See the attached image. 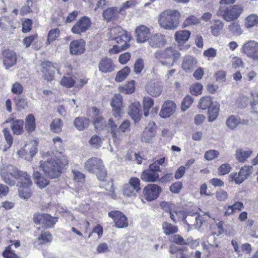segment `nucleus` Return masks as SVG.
Instances as JSON below:
<instances>
[{
    "label": "nucleus",
    "instance_id": "obj_29",
    "mask_svg": "<svg viewBox=\"0 0 258 258\" xmlns=\"http://www.w3.org/2000/svg\"><path fill=\"white\" fill-rule=\"evenodd\" d=\"M9 122H12L11 128L14 135H21L24 132V121L23 119H16L15 118H10Z\"/></svg>",
    "mask_w": 258,
    "mask_h": 258
},
{
    "label": "nucleus",
    "instance_id": "obj_22",
    "mask_svg": "<svg viewBox=\"0 0 258 258\" xmlns=\"http://www.w3.org/2000/svg\"><path fill=\"white\" fill-rule=\"evenodd\" d=\"M128 114L135 122H137L140 120L142 117V111L139 102L135 101L129 106Z\"/></svg>",
    "mask_w": 258,
    "mask_h": 258
},
{
    "label": "nucleus",
    "instance_id": "obj_23",
    "mask_svg": "<svg viewBox=\"0 0 258 258\" xmlns=\"http://www.w3.org/2000/svg\"><path fill=\"white\" fill-rule=\"evenodd\" d=\"M148 43L152 48H160L163 47L166 43L165 35L157 33L150 36Z\"/></svg>",
    "mask_w": 258,
    "mask_h": 258
},
{
    "label": "nucleus",
    "instance_id": "obj_11",
    "mask_svg": "<svg viewBox=\"0 0 258 258\" xmlns=\"http://www.w3.org/2000/svg\"><path fill=\"white\" fill-rule=\"evenodd\" d=\"M92 24L91 19L88 16L81 17L71 28L74 34L81 35L89 30Z\"/></svg>",
    "mask_w": 258,
    "mask_h": 258
},
{
    "label": "nucleus",
    "instance_id": "obj_18",
    "mask_svg": "<svg viewBox=\"0 0 258 258\" xmlns=\"http://www.w3.org/2000/svg\"><path fill=\"white\" fill-rule=\"evenodd\" d=\"M85 45L83 39L73 40L70 44V52L73 55H80L85 52Z\"/></svg>",
    "mask_w": 258,
    "mask_h": 258
},
{
    "label": "nucleus",
    "instance_id": "obj_48",
    "mask_svg": "<svg viewBox=\"0 0 258 258\" xmlns=\"http://www.w3.org/2000/svg\"><path fill=\"white\" fill-rule=\"evenodd\" d=\"M167 158L166 157H163L158 160L154 161L152 164H150V168H152L158 173L161 171V166H163L164 163L167 165Z\"/></svg>",
    "mask_w": 258,
    "mask_h": 258
},
{
    "label": "nucleus",
    "instance_id": "obj_33",
    "mask_svg": "<svg viewBox=\"0 0 258 258\" xmlns=\"http://www.w3.org/2000/svg\"><path fill=\"white\" fill-rule=\"evenodd\" d=\"M90 123L91 121L89 118L83 116L77 117L75 118L74 121L75 126L79 131L87 128Z\"/></svg>",
    "mask_w": 258,
    "mask_h": 258
},
{
    "label": "nucleus",
    "instance_id": "obj_58",
    "mask_svg": "<svg viewBox=\"0 0 258 258\" xmlns=\"http://www.w3.org/2000/svg\"><path fill=\"white\" fill-rule=\"evenodd\" d=\"M137 3V1L135 0L127 1L124 3L119 8L120 12H121L122 15H125L126 9L135 7Z\"/></svg>",
    "mask_w": 258,
    "mask_h": 258
},
{
    "label": "nucleus",
    "instance_id": "obj_54",
    "mask_svg": "<svg viewBox=\"0 0 258 258\" xmlns=\"http://www.w3.org/2000/svg\"><path fill=\"white\" fill-rule=\"evenodd\" d=\"M123 194L126 197H136L137 194L139 191L134 189L128 184L125 183L124 184L122 188Z\"/></svg>",
    "mask_w": 258,
    "mask_h": 258
},
{
    "label": "nucleus",
    "instance_id": "obj_64",
    "mask_svg": "<svg viewBox=\"0 0 258 258\" xmlns=\"http://www.w3.org/2000/svg\"><path fill=\"white\" fill-rule=\"evenodd\" d=\"M127 184L138 191H140L141 189V181L138 177H132L130 178Z\"/></svg>",
    "mask_w": 258,
    "mask_h": 258
},
{
    "label": "nucleus",
    "instance_id": "obj_16",
    "mask_svg": "<svg viewBox=\"0 0 258 258\" xmlns=\"http://www.w3.org/2000/svg\"><path fill=\"white\" fill-rule=\"evenodd\" d=\"M161 206L163 208H167L165 210L170 214V218L174 223L180 221H184L187 217L186 214L184 211L182 210H173L166 202H162Z\"/></svg>",
    "mask_w": 258,
    "mask_h": 258
},
{
    "label": "nucleus",
    "instance_id": "obj_25",
    "mask_svg": "<svg viewBox=\"0 0 258 258\" xmlns=\"http://www.w3.org/2000/svg\"><path fill=\"white\" fill-rule=\"evenodd\" d=\"M94 115L92 117V123L96 130H102L105 125V120L104 118L100 115V112L96 107L92 108Z\"/></svg>",
    "mask_w": 258,
    "mask_h": 258
},
{
    "label": "nucleus",
    "instance_id": "obj_46",
    "mask_svg": "<svg viewBox=\"0 0 258 258\" xmlns=\"http://www.w3.org/2000/svg\"><path fill=\"white\" fill-rule=\"evenodd\" d=\"M130 72V68L128 66L123 67L121 70L117 73L115 78V81L117 82H122L127 78Z\"/></svg>",
    "mask_w": 258,
    "mask_h": 258
},
{
    "label": "nucleus",
    "instance_id": "obj_59",
    "mask_svg": "<svg viewBox=\"0 0 258 258\" xmlns=\"http://www.w3.org/2000/svg\"><path fill=\"white\" fill-rule=\"evenodd\" d=\"M3 133L4 134L5 139L8 145V146L5 148L4 150L6 151L12 146L13 143V138L8 128H4L3 130Z\"/></svg>",
    "mask_w": 258,
    "mask_h": 258
},
{
    "label": "nucleus",
    "instance_id": "obj_20",
    "mask_svg": "<svg viewBox=\"0 0 258 258\" xmlns=\"http://www.w3.org/2000/svg\"><path fill=\"white\" fill-rule=\"evenodd\" d=\"M103 164V161L101 159L91 157L85 163L84 168L89 173H95Z\"/></svg>",
    "mask_w": 258,
    "mask_h": 258
},
{
    "label": "nucleus",
    "instance_id": "obj_1",
    "mask_svg": "<svg viewBox=\"0 0 258 258\" xmlns=\"http://www.w3.org/2000/svg\"><path fill=\"white\" fill-rule=\"evenodd\" d=\"M54 144V158L46 161H41L40 167L45 174L50 178L59 177L69 164L68 156L64 153L63 141L59 137L53 138Z\"/></svg>",
    "mask_w": 258,
    "mask_h": 258
},
{
    "label": "nucleus",
    "instance_id": "obj_17",
    "mask_svg": "<svg viewBox=\"0 0 258 258\" xmlns=\"http://www.w3.org/2000/svg\"><path fill=\"white\" fill-rule=\"evenodd\" d=\"M145 89L149 95L153 97H157L162 92V86L160 82L151 81L146 84Z\"/></svg>",
    "mask_w": 258,
    "mask_h": 258
},
{
    "label": "nucleus",
    "instance_id": "obj_32",
    "mask_svg": "<svg viewBox=\"0 0 258 258\" xmlns=\"http://www.w3.org/2000/svg\"><path fill=\"white\" fill-rule=\"evenodd\" d=\"M197 60L195 58L187 56L184 57L181 67L185 72H191L197 67Z\"/></svg>",
    "mask_w": 258,
    "mask_h": 258
},
{
    "label": "nucleus",
    "instance_id": "obj_63",
    "mask_svg": "<svg viewBox=\"0 0 258 258\" xmlns=\"http://www.w3.org/2000/svg\"><path fill=\"white\" fill-rule=\"evenodd\" d=\"M209 120L210 121H214L219 114V108L216 106H212L208 108Z\"/></svg>",
    "mask_w": 258,
    "mask_h": 258
},
{
    "label": "nucleus",
    "instance_id": "obj_28",
    "mask_svg": "<svg viewBox=\"0 0 258 258\" xmlns=\"http://www.w3.org/2000/svg\"><path fill=\"white\" fill-rule=\"evenodd\" d=\"M37 152V148L32 144L26 145L18 151V154L25 159L32 157Z\"/></svg>",
    "mask_w": 258,
    "mask_h": 258
},
{
    "label": "nucleus",
    "instance_id": "obj_31",
    "mask_svg": "<svg viewBox=\"0 0 258 258\" xmlns=\"http://www.w3.org/2000/svg\"><path fill=\"white\" fill-rule=\"evenodd\" d=\"M256 48L258 49V43L253 40L247 41L242 46L243 52L253 58L255 56Z\"/></svg>",
    "mask_w": 258,
    "mask_h": 258
},
{
    "label": "nucleus",
    "instance_id": "obj_27",
    "mask_svg": "<svg viewBox=\"0 0 258 258\" xmlns=\"http://www.w3.org/2000/svg\"><path fill=\"white\" fill-rule=\"evenodd\" d=\"M156 128L155 124L146 127L141 135V139L142 142L149 143L152 138L156 136Z\"/></svg>",
    "mask_w": 258,
    "mask_h": 258
},
{
    "label": "nucleus",
    "instance_id": "obj_14",
    "mask_svg": "<svg viewBox=\"0 0 258 258\" xmlns=\"http://www.w3.org/2000/svg\"><path fill=\"white\" fill-rule=\"evenodd\" d=\"M113 115L115 118H120L122 113V97L119 94H115L112 97L111 103Z\"/></svg>",
    "mask_w": 258,
    "mask_h": 258
},
{
    "label": "nucleus",
    "instance_id": "obj_36",
    "mask_svg": "<svg viewBox=\"0 0 258 258\" xmlns=\"http://www.w3.org/2000/svg\"><path fill=\"white\" fill-rule=\"evenodd\" d=\"M32 185V182L28 184H24L22 185H19L18 192L20 198L24 199H28L32 195V192L30 186Z\"/></svg>",
    "mask_w": 258,
    "mask_h": 258
},
{
    "label": "nucleus",
    "instance_id": "obj_39",
    "mask_svg": "<svg viewBox=\"0 0 258 258\" xmlns=\"http://www.w3.org/2000/svg\"><path fill=\"white\" fill-rule=\"evenodd\" d=\"M33 178L35 183L40 188H44L49 183V181L46 177L42 176L38 171L34 172Z\"/></svg>",
    "mask_w": 258,
    "mask_h": 258
},
{
    "label": "nucleus",
    "instance_id": "obj_57",
    "mask_svg": "<svg viewBox=\"0 0 258 258\" xmlns=\"http://www.w3.org/2000/svg\"><path fill=\"white\" fill-rule=\"evenodd\" d=\"M145 63L142 58H138L134 64L133 71L136 74H140L144 69Z\"/></svg>",
    "mask_w": 258,
    "mask_h": 258
},
{
    "label": "nucleus",
    "instance_id": "obj_56",
    "mask_svg": "<svg viewBox=\"0 0 258 258\" xmlns=\"http://www.w3.org/2000/svg\"><path fill=\"white\" fill-rule=\"evenodd\" d=\"M200 18L196 17L194 15H190L184 20L183 23V26L184 27H186L199 24L200 23Z\"/></svg>",
    "mask_w": 258,
    "mask_h": 258
},
{
    "label": "nucleus",
    "instance_id": "obj_40",
    "mask_svg": "<svg viewBox=\"0 0 258 258\" xmlns=\"http://www.w3.org/2000/svg\"><path fill=\"white\" fill-rule=\"evenodd\" d=\"M118 90L123 94H132L135 91V81L134 80L128 81L124 85L120 86Z\"/></svg>",
    "mask_w": 258,
    "mask_h": 258
},
{
    "label": "nucleus",
    "instance_id": "obj_43",
    "mask_svg": "<svg viewBox=\"0 0 258 258\" xmlns=\"http://www.w3.org/2000/svg\"><path fill=\"white\" fill-rule=\"evenodd\" d=\"M162 229L166 235L174 234L178 231V228L176 225L167 222H164L162 223Z\"/></svg>",
    "mask_w": 258,
    "mask_h": 258
},
{
    "label": "nucleus",
    "instance_id": "obj_6",
    "mask_svg": "<svg viewBox=\"0 0 258 258\" xmlns=\"http://www.w3.org/2000/svg\"><path fill=\"white\" fill-rule=\"evenodd\" d=\"M58 218L53 217L47 213H36L34 214L33 220L36 225H41L44 229L53 228L58 222Z\"/></svg>",
    "mask_w": 258,
    "mask_h": 258
},
{
    "label": "nucleus",
    "instance_id": "obj_24",
    "mask_svg": "<svg viewBox=\"0 0 258 258\" xmlns=\"http://www.w3.org/2000/svg\"><path fill=\"white\" fill-rule=\"evenodd\" d=\"M141 179L147 182H154L159 179V173L152 168L144 170L141 174Z\"/></svg>",
    "mask_w": 258,
    "mask_h": 258
},
{
    "label": "nucleus",
    "instance_id": "obj_5",
    "mask_svg": "<svg viewBox=\"0 0 258 258\" xmlns=\"http://www.w3.org/2000/svg\"><path fill=\"white\" fill-rule=\"evenodd\" d=\"M179 52L171 47L163 50H158L155 53V57L164 65L173 66L180 57Z\"/></svg>",
    "mask_w": 258,
    "mask_h": 258
},
{
    "label": "nucleus",
    "instance_id": "obj_12",
    "mask_svg": "<svg viewBox=\"0 0 258 258\" xmlns=\"http://www.w3.org/2000/svg\"><path fill=\"white\" fill-rule=\"evenodd\" d=\"M252 168V166H245L241 167L238 173H231L229 175L230 180L236 184L242 183L250 175Z\"/></svg>",
    "mask_w": 258,
    "mask_h": 258
},
{
    "label": "nucleus",
    "instance_id": "obj_3",
    "mask_svg": "<svg viewBox=\"0 0 258 258\" xmlns=\"http://www.w3.org/2000/svg\"><path fill=\"white\" fill-rule=\"evenodd\" d=\"M110 38L123 49H127L130 47V42L132 39L131 34L120 26H116L110 30Z\"/></svg>",
    "mask_w": 258,
    "mask_h": 258
},
{
    "label": "nucleus",
    "instance_id": "obj_61",
    "mask_svg": "<svg viewBox=\"0 0 258 258\" xmlns=\"http://www.w3.org/2000/svg\"><path fill=\"white\" fill-rule=\"evenodd\" d=\"M12 244L6 247L5 250L2 253V255L4 258H19L18 255L15 252V251L12 250Z\"/></svg>",
    "mask_w": 258,
    "mask_h": 258
},
{
    "label": "nucleus",
    "instance_id": "obj_21",
    "mask_svg": "<svg viewBox=\"0 0 258 258\" xmlns=\"http://www.w3.org/2000/svg\"><path fill=\"white\" fill-rule=\"evenodd\" d=\"M122 14L120 9L116 7H109L103 11L102 16L107 22L117 20L119 18V15Z\"/></svg>",
    "mask_w": 258,
    "mask_h": 258
},
{
    "label": "nucleus",
    "instance_id": "obj_2",
    "mask_svg": "<svg viewBox=\"0 0 258 258\" xmlns=\"http://www.w3.org/2000/svg\"><path fill=\"white\" fill-rule=\"evenodd\" d=\"M180 14L178 10H165L158 16L159 25L165 30H174L179 24Z\"/></svg>",
    "mask_w": 258,
    "mask_h": 258
},
{
    "label": "nucleus",
    "instance_id": "obj_4",
    "mask_svg": "<svg viewBox=\"0 0 258 258\" xmlns=\"http://www.w3.org/2000/svg\"><path fill=\"white\" fill-rule=\"evenodd\" d=\"M243 11V7L241 5H233L228 7L220 6L217 11V15L226 22H231L237 19Z\"/></svg>",
    "mask_w": 258,
    "mask_h": 258
},
{
    "label": "nucleus",
    "instance_id": "obj_10",
    "mask_svg": "<svg viewBox=\"0 0 258 258\" xmlns=\"http://www.w3.org/2000/svg\"><path fill=\"white\" fill-rule=\"evenodd\" d=\"M161 187L156 184H148L143 188L142 196L148 202L155 200L161 192Z\"/></svg>",
    "mask_w": 258,
    "mask_h": 258
},
{
    "label": "nucleus",
    "instance_id": "obj_55",
    "mask_svg": "<svg viewBox=\"0 0 258 258\" xmlns=\"http://www.w3.org/2000/svg\"><path fill=\"white\" fill-rule=\"evenodd\" d=\"M203 89L202 84L200 83H195L192 84L190 88V93L194 96H198L202 94Z\"/></svg>",
    "mask_w": 258,
    "mask_h": 258
},
{
    "label": "nucleus",
    "instance_id": "obj_13",
    "mask_svg": "<svg viewBox=\"0 0 258 258\" xmlns=\"http://www.w3.org/2000/svg\"><path fill=\"white\" fill-rule=\"evenodd\" d=\"M3 61L6 69H8L15 64L17 60L16 53L10 49H6L2 52Z\"/></svg>",
    "mask_w": 258,
    "mask_h": 258
},
{
    "label": "nucleus",
    "instance_id": "obj_15",
    "mask_svg": "<svg viewBox=\"0 0 258 258\" xmlns=\"http://www.w3.org/2000/svg\"><path fill=\"white\" fill-rule=\"evenodd\" d=\"M135 34L138 43H145L148 41L150 37V29L145 25H140L136 28Z\"/></svg>",
    "mask_w": 258,
    "mask_h": 258
},
{
    "label": "nucleus",
    "instance_id": "obj_52",
    "mask_svg": "<svg viewBox=\"0 0 258 258\" xmlns=\"http://www.w3.org/2000/svg\"><path fill=\"white\" fill-rule=\"evenodd\" d=\"M240 122V118L239 117L231 115L227 119L226 124L229 128L233 130L237 126Z\"/></svg>",
    "mask_w": 258,
    "mask_h": 258
},
{
    "label": "nucleus",
    "instance_id": "obj_50",
    "mask_svg": "<svg viewBox=\"0 0 258 258\" xmlns=\"http://www.w3.org/2000/svg\"><path fill=\"white\" fill-rule=\"evenodd\" d=\"M223 27L224 24L221 21L215 20L214 24L211 26L212 34L215 36H219Z\"/></svg>",
    "mask_w": 258,
    "mask_h": 258
},
{
    "label": "nucleus",
    "instance_id": "obj_19",
    "mask_svg": "<svg viewBox=\"0 0 258 258\" xmlns=\"http://www.w3.org/2000/svg\"><path fill=\"white\" fill-rule=\"evenodd\" d=\"M115 65L113 60L109 57L101 58L98 63V69L103 73H109L114 71Z\"/></svg>",
    "mask_w": 258,
    "mask_h": 258
},
{
    "label": "nucleus",
    "instance_id": "obj_45",
    "mask_svg": "<svg viewBox=\"0 0 258 258\" xmlns=\"http://www.w3.org/2000/svg\"><path fill=\"white\" fill-rule=\"evenodd\" d=\"M75 78V77L73 75H68V76H63L60 80V84L61 86L67 88L75 87L76 81Z\"/></svg>",
    "mask_w": 258,
    "mask_h": 258
},
{
    "label": "nucleus",
    "instance_id": "obj_30",
    "mask_svg": "<svg viewBox=\"0 0 258 258\" xmlns=\"http://www.w3.org/2000/svg\"><path fill=\"white\" fill-rule=\"evenodd\" d=\"M15 178L18 181L17 186L22 185L24 184H28L32 182L30 176L26 172L18 168H17Z\"/></svg>",
    "mask_w": 258,
    "mask_h": 258
},
{
    "label": "nucleus",
    "instance_id": "obj_47",
    "mask_svg": "<svg viewBox=\"0 0 258 258\" xmlns=\"http://www.w3.org/2000/svg\"><path fill=\"white\" fill-rule=\"evenodd\" d=\"M213 105L212 98L210 96H205L200 99L199 107L202 109H208Z\"/></svg>",
    "mask_w": 258,
    "mask_h": 258
},
{
    "label": "nucleus",
    "instance_id": "obj_38",
    "mask_svg": "<svg viewBox=\"0 0 258 258\" xmlns=\"http://www.w3.org/2000/svg\"><path fill=\"white\" fill-rule=\"evenodd\" d=\"M190 32L188 30H179L175 33V39L179 44H183L187 41L190 37Z\"/></svg>",
    "mask_w": 258,
    "mask_h": 258
},
{
    "label": "nucleus",
    "instance_id": "obj_35",
    "mask_svg": "<svg viewBox=\"0 0 258 258\" xmlns=\"http://www.w3.org/2000/svg\"><path fill=\"white\" fill-rule=\"evenodd\" d=\"M36 119L33 114H29L26 116L25 128L28 133H31L36 129Z\"/></svg>",
    "mask_w": 258,
    "mask_h": 258
},
{
    "label": "nucleus",
    "instance_id": "obj_60",
    "mask_svg": "<svg viewBox=\"0 0 258 258\" xmlns=\"http://www.w3.org/2000/svg\"><path fill=\"white\" fill-rule=\"evenodd\" d=\"M99 180L104 181L105 180L107 173L106 169L104 164H103L95 173Z\"/></svg>",
    "mask_w": 258,
    "mask_h": 258
},
{
    "label": "nucleus",
    "instance_id": "obj_42",
    "mask_svg": "<svg viewBox=\"0 0 258 258\" xmlns=\"http://www.w3.org/2000/svg\"><path fill=\"white\" fill-rule=\"evenodd\" d=\"M252 151L248 149L244 150L242 149H238L236 151V158L240 162H244L252 154Z\"/></svg>",
    "mask_w": 258,
    "mask_h": 258
},
{
    "label": "nucleus",
    "instance_id": "obj_7",
    "mask_svg": "<svg viewBox=\"0 0 258 258\" xmlns=\"http://www.w3.org/2000/svg\"><path fill=\"white\" fill-rule=\"evenodd\" d=\"M41 72L43 74L44 80L47 81H51L54 79L55 71L58 73L59 69L56 63L48 60H44L41 63Z\"/></svg>",
    "mask_w": 258,
    "mask_h": 258
},
{
    "label": "nucleus",
    "instance_id": "obj_41",
    "mask_svg": "<svg viewBox=\"0 0 258 258\" xmlns=\"http://www.w3.org/2000/svg\"><path fill=\"white\" fill-rule=\"evenodd\" d=\"M244 26L246 28L258 27V16L254 14L247 16L244 20Z\"/></svg>",
    "mask_w": 258,
    "mask_h": 258
},
{
    "label": "nucleus",
    "instance_id": "obj_44",
    "mask_svg": "<svg viewBox=\"0 0 258 258\" xmlns=\"http://www.w3.org/2000/svg\"><path fill=\"white\" fill-rule=\"evenodd\" d=\"M60 36V30L58 28L51 29L48 33L46 44L49 45L58 39Z\"/></svg>",
    "mask_w": 258,
    "mask_h": 258
},
{
    "label": "nucleus",
    "instance_id": "obj_62",
    "mask_svg": "<svg viewBox=\"0 0 258 258\" xmlns=\"http://www.w3.org/2000/svg\"><path fill=\"white\" fill-rule=\"evenodd\" d=\"M194 102V98L189 95H186L182 100L181 104V109L183 111L188 108Z\"/></svg>",
    "mask_w": 258,
    "mask_h": 258
},
{
    "label": "nucleus",
    "instance_id": "obj_9",
    "mask_svg": "<svg viewBox=\"0 0 258 258\" xmlns=\"http://www.w3.org/2000/svg\"><path fill=\"white\" fill-rule=\"evenodd\" d=\"M108 216L113 220L114 226L118 228H124L128 226V221L125 215L119 210H112Z\"/></svg>",
    "mask_w": 258,
    "mask_h": 258
},
{
    "label": "nucleus",
    "instance_id": "obj_37",
    "mask_svg": "<svg viewBox=\"0 0 258 258\" xmlns=\"http://www.w3.org/2000/svg\"><path fill=\"white\" fill-rule=\"evenodd\" d=\"M63 123L60 118H55L50 123V130L54 134H60L62 131Z\"/></svg>",
    "mask_w": 258,
    "mask_h": 258
},
{
    "label": "nucleus",
    "instance_id": "obj_26",
    "mask_svg": "<svg viewBox=\"0 0 258 258\" xmlns=\"http://www.w3.org/2000/svg\"><path fill=\"white\" fill-rule=\"evenodd\" d=\"M176 108L175 103L171 100L166 101L160 112V116L162 118L169 117L175 111Z\"/></svg>",
    "mask_w": 258,
    "mask_h": 258
},
{
    "label": "nucleus",
    "instance_id": "obj_51",
    "mask_svg": "<svg viewBox=\"0 0 258 258\" xmlns=\"http://www.w3.org/2000/svg\"><path fill=\"white\" fill-rule=\"evenodd\" d=\"M37 240L40 244H45L50 243L52 240V236L49 231H42L38 236Z\"/></svg>",
    "mask_w": 258,
    "mask_h": 258
},
{
    "label": "nucleus",
    "instance_id": "obj_8",
    "mask_svg": "<svg viewBox=\"0 0 258 258\" xmlns=\"http://www.w3.org/2000/svg\"><path fill=\"white\" fill-rule=\"evenodd\" d=\"M17 168L12 165L4 166L0 169L2 180L7 184L12 186L16 183Z\"/></svg>",
    "mask_w": 258,
    "mask_h": 258
},
{
    "label": "nucleus",
    "instance_id": "obj_53",
    "mask_svg": "<svg viewBox=\"0 0 258 258\" xmlns=\"http://www.w3.org/2000/svg\"><path fill=\"white\" fill-rule=\"evenodd\" d=\"M228 30L233 35H240L242 33V30L238 22L234 21L228 27Z\"/></svg>",
    "mask_w": 258,
    "mask_h": 258
},
{
    "label": "nucleus",
    "instance_id": "obj_34",
    "mask_svg": "<svg viewBox=\"0 0 258 258\" xmlns=\"http://www.w3.org/2000/svg\"><path fill=\"white\" fill-rule=\"evenodd\" d=\"M108 125L111 129V134L113 138L114 143L115 144H118L121 141L122 136L120 133L117 131V125L112 118L108 120Z\"/></svg>",
    "mask_w": 258,
    "mask_h": 258
},
{
    "label": "nucleus",
    "instance_id": "obj_49",
    "mask_svg": "<svg viewBox=\"0 0 258 258\" xmlns=\"http://www.w3.org/2000/svg\"><path fill=\"white\" fill-rule=\"evenodd\" d=\"M154 105V100L150 97H144L143 100L144 108V114L145 116H148L149 114V110Z\"/></svg>",
    "mask_w": 258,
    "mask_h": 258
}]
</instances>
